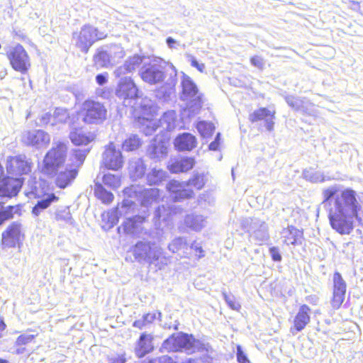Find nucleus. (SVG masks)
<instances>
[{
    "mask_svg": "<svg viewBox=\"0 0 363 363\" xmlns=\"http://www.w3.org/2000/svg\"><path fill=\"white\" fill-rule=\"evenodd\" d=\"M323 203L328 206V218L333 230L340 235H350L354 229V220L358 218L361 205L357 193L351 189H341L330 186L323 190Z\"/></svg>",
    "mask_w": 363,
    "mask_h": 363,
    "instance_id": "f257e3e1",
    "label": "nucleus"
},
{
    "mask_svg": "<svg viewBox=\"0 0 363 363\" xmlns=\"http://www.w3.org/2000/svg\"><path fill=\"white\" fill-rule=\"evenodd\" d=\"M67 144L60 141L53 142L52 148L46 153L40 167V172L52 178L62 169L67 157Z\"/></svg>",
    "mask_w": 363,
    "mask_h": 363,
    "instance_id": "f03ea898",
    "label": "nucleus"
},
{
    "mask_svg": "<svg viewBox=\"0 0 363 363\" xmlns=\"http://www.w3.org/2000/svg\"><path fill=\"white\" fill-rule=\"evenodd\" d=\"M162 349L167 352L184 351L187 354L202 351L205 345L192 335L177 333L167 339L162 344Z\"/></svg>",
    "mask_w": 363,
    "mask_h": 363,
    "instance_id": "7ed1b4c3",
    "label": "nucleus"
},
{
    "mask_svg": "<svg viewBox=\"0 0 363 363\" xmlns=\"http://www.w3.org/2000/svg\"><path fill=\"white\" fill-rule=\"evenodd\" d=\"M107 34L90 26H84L79 33L73 34V40L76 47L82 52H87L90 47L97 40L106 38Z\"/></svg>",
    "mask_w": 363,
    "mask_h": 363,
    "instance_id": "20e7f679",
    "label": "nucleus"
},
{
    "mask_svg": "<svg viewBox=\"0 0 363 363\" xmlns=\"http://www.w3.org/2000/svg\"><path fill=\"white\" fill-rule=\"evenodd\" d=\"M83 121L87 124H100L106 119L107 110L104 105L94 100H86L82 106Z\"/></svg>",
    "mask_w": 363,
    "mask_h": 363,
    "instance_id": "39448f33",
    "label": "nucleus"
},
{
    "mask_svg": "<svg viewBox=\"0 0 363 363\" xmlns=\"http://www.w3.org/2000/svg\"><path fill=\"white\" fill-rule=\"evenodd\" d=\"M131 251L138 262L145 261L151 264L159 260L162 255L160 247L147 241H138Z\"/></svg>",
    "mask_w": 363,
    "mask_h": 363,
    "instance_id": "423d86ee",
    "label": "nucleus"
},
{
    "mask_svg": "<svg viewBox=\"0 0 363 363\" xmlns=\"http://www.w3.org/2000/svg\"><path fill=\"white\" fill-rule=\"evenodd\" d=\"M182 92L181 99L189 104L191 108L194 110L199 109L202 105L201 94L192 79L183 73L182 77Z\"/></svg>",
    "mask_w": 363,
    "mask_h": 363,
    "instance_id": "0eeeda50",
    "label": "nucleus"
},
{
    "mask_svg": "<svg viewBox=\"0 0 363 363\" xmlns=\"http://www.w3.org/2000/svg\"><path fill=\"white\" fill-rule=\"evenodd\" d=\"M7 57L12 68L21 74H26L31 66L28 52L20 44L12 47L8 52Z\"/></svg>",
    "mask_w": 363,
    "mask_h": 363,
    "instance_id": "6e6552de",
    "label": "nucleus"
},
{
    "mask_svg": "<svg viewBox=\"0 0 363 363\" xmlns=\"http://www.w3.org/2000/svg\"><path fill=\"white\" fill-rule=\"evenodd\" d=\"M141 79L149 84H157L164 81L166 76L161 65L157 64V60L149 63L144 62L140 69Z\"/></svg>",
    "mask_w": 363,
    "mask_h": 363,
    "instance_id": "1a4fd4ad",
    "label": "nucleus"
},
{
    "mask_svg": "<svg viewBox=\"0 0 363 363\" xmlns=\"http://www.w3.org/2000/svg\"><path fill=\"white\" fill-rule=\"evenodd\" d=\"M133 192L141 205L148 207L159 201L160 198V190L157 188L142 189L140 186H132L130 189H125V193Z\"/></svg>",
    "mask_w": 363,
    "mask_h": 363,
    "instance_id": "9d476101",
    "label": "nucleus"
},
{
    "mask_svg": "<svg viewBox=\"0 0 363 363\" xmlns=\"http://www.w3.org/2000/svg\"><path fill=\"white\" fill-rule=\"evenodd\" d=\"M102 162L106 168L112 170H118L123 167L122 153L113 143L106 146L102 156Z\"/></svg>",
    "mask_w": 363,
    "mask_h": 363,
    "instance_id": "9b49d317",
    "label": "nucleus"
},
{
    "mask_svg": "<svg viewBox=\"0 0 363 363\" xmlns=\"http://www.w3.org/2000/svg\"><path fill=\"white\" fill-rule=\"evenodd\" d=\"M22 185L21 179L10 177L0 178V198L11 199L17 196Z\"/></svg>",
    "mask_w": 363,
    "mask_h": 363,
    "instance_id": "f8f14e48",
    "label": "nucleus"
},
{
    "mask_svg": "<svg viewBox=\"0 0 363 363\" xmlns=\"http://www.w3.org/2000/svg\"><path fill=\"white\" fill-rule=\"evenodd\" d=\"M138 88L130 77L121 78L116 89V95L121 99H134L138 96Z\"/></svg>",
    "mask_w": 363,
    "mask_h": 363,
    "instance_id": "ddd939ff",
    "label": "nucleus"
},
{
    "mask_svg": "<svg viewBox=\"0 0 363 363\" xmlns=\"http://www.w3.org/2000/svg\"><path fill=\"white\" fill-rule=\"evenodd\" d=\"M31 162H28L25 156L10 157L6 161L7 172L11 174H28L31 171Z\"/></svg>",
    "mask_w": 363,
    "mask_h": 363,
    "instance_id": "4468645a",
    "label": "nucleus"
},
{
    "mask_svg": "<svg viewBox=\"0 0 363 363\" xmlns=\"http://www.w3.org/2000/svg\"><path fill=\"white\" fill-rule=\"evenodd\" d=\"M22 141L27 145L40 148L47 146L50 141L48 133L41 130H33L25 133Z\"/></svg>",
    "mask_w": 363,
    "mask_h": 363,
    "instance_id": "2eb2a0df",
    "label": "nucleus"
},
{
    "mask_svg": "<svg viewBox=\"0 0 363 363\" xmlns=\"http://www.w3.org/2000/svg\"><path fill=\"white\" fill-rule=\"evenodd\" d=\"M167 189L174 201H180L183 199L192 197L194 192L188 188L187 182H180L172 180L167 184Z\"/></svg>",
    "mask_w": 363,
    "mask_h": 363,
    "instance_id": "dca6fc26",
    "label": "nucleus"
},
{
    "mask_svg": "<svg viewBox=\"0 0 363 363\" xmlns=\"http://www.w3.org/2000/svg\"><path fill=\"white\" fill-rule=\"evenodd\" d=\"M347 285L341 274L335 272L333 275V296L331 301L333 307L339 308L345 300Z\"/></svg>",
    "mask_w": 363,
    "mask_h": 363,
    "instance_id": "f3484780",
    "label": "nucleus"
},
{
    "mask_svg": "<svg viewBox=\"0 0 363 363\" xmlns=\"http://www.w3.org/2000/svg\"><path fill=\"white\" fill-rule=\"evenodd\" d=\"M21 237V224L13 222L2 233V245L6 247H14L19 245Z\"/></svg>",
    "mask_w": 363,
    "mask_h": 363,
    "instance_id": "a211bd4d",
    "label": "nucleus"
},
{
    "mask_svg": "<svg viewBox=\"0 0 363 363\" xmlns=\"http://www.w3.org/2000/svg\"><path fill=\"white\" fill-rule=\"evenodd\" d=\"M172 72L169 77L164 81V83L156 91V96L158 99L167 101L171 98L175 93V86L177 84V70L175 67L170 65Z\"/></svg>",
    "mask_w": 363,
    "mask_h": 363,
    "instance_id": "6ab92c4d",
    "label": "nucleus"
},
{
    "mask_svg": "<svg viewBox=\"0 0 363 363\" xmlns=\"http://www.w3.org/2000/svg\"><path fill=\"white\" fill-rule=\"evenodd\" d=\"M168 139H161L157 136L151 143L147 149L148 156L156 161L166 157L168 154Z\"/></svg>",
    "mask_w": 363,
    "mask_h": 363,
    "instance_id": "aec40b11",
    "label": "nucleus"
},
{
    "mask_svg": "<svg viewBox=\"0 0 363 363\" xmlns=\"http://www.w3.org/2000/svg\"><path fill=\"white\" fill-rule=\"evenodd\" d=\"M248 231L250 238L257 242H265L269 238L266 223L258 219L252 220Z\"/></svg>",
    "mask_w": 363,
    "mask_h": 363,
    "instance_id": "412c9836",
    "label": "nucleus"
},
{
    "mask_svg": "<svg viewBox=\"0 0 363 363\" xmlns=\"http://www.w3.org/2000/svg\"><path fill=\"white\" fill-rule=\"evenodd\" d=\"M144 220L145 218L140 216L128 218L118 228V230L120 231L122 229L125 233L140 236L143 230L141 225Z\"/></svg>",
    "mask_w": 363,
    "mask_h": 363,
    "instance_id": "4be33fe9",
    "label": "nucleus"
},
{
    "mask_svg": "<svg viewBox=\"0 0 363 363\" xmlns=\"http://www.w3.org/2000/svg\"><path fill=\"white\" fill-rule=\"evenodd\" d=\"M77 172V169L74 167H67L65 170L60 169L55 176L56 185L61 189L65 188L74 181Z\"/></svg>",
    "mask_w": 363,
    "mask_h": 363,
    "instance_id": "5701e85b",
    "label": "nucleus"
},
{
    "mask_svg": "<svg viewBox=\"0 0 363 363\" xmlns=\"http://www.w3.org/2000/svg\"><path fill=\"white\" fill-rule=\"evenodd\" d=\"M310 311L311 308L307 305H302L299 308L298 312L294 320V328L291 329L293 333H294V330H296V332L301 331L310 322Z\"/></svg>",
    "mask_w": 363,
    "mask_h": 363,
    "instance_id": "b1692460",
    "label": "nucleus"
},
{
    "mask_svg": "<svg viewBox=\"0 0 363 363\" xmlns=\"http://www.w3.org/2000/svg\"><path fill=\"white\" fill-rule=\"evenodd\" d=\"M196 144L195 136L188 133L178 135L174 140V146L179 151H190L196 146Z\"/></svg>",
    "mask_w": 363,
    "mask_h": 363,
    "instance_id": "393cba45",
    "label": "nucleus"
},
{
    "mask_svg": "<svg viewBox=\"0 0 363 363\" xmlns=\"http://www.w3.org/2000/svg\"><path fill=\"white\" fill-rule=\"evenodd\" d=\"M160 132L172 131L179 125L177 113L174 111L165 112L158 121Z\"/></svg>",
    "mask_w": 363,
    "mask_h": 363,
    "instance_id": "a878e982",
    "label": "nucleus"
},
{
    "mask_svg": "<svg viewBox=\"0 0 363 363\" xmlns=\"http://www.w3.org/2000/svg\"><path fill=\"white\" fill-rule=\"evenodd\" d=\"M195 165V160L193 157H184L174 160L169 165V169L172 173L188 172Z\"/></svg>",
    "mask_w": 363,
    "mask_h": 363,
    "instance_id": "bb28decb",
    "label": "nucleus"
},
{
    "mask_svg": "<svg viewBox=\"0 0 363 363\" xmlns=\"http://www.w3.org/2000/svg\"><path fill=\"white\" fill-rule=\"evenodd\" d=\"M128 174L133 180L142 178L146 171V165L141 158H132L128 162Z\"/></svg>",
    "mask_w": 363,
    "mask_h": 363,
    "instance_id": "cd10ccee",
    "label": "nucleus"
},
{
    "mask_svg": "<svg viewBox=\"0 0 363 363\" xmlns=\"http://www.w3.org/2000/svg\"><path fill=\"white\" fill-rule=\"evenodd\" d=\"M283 242L287 245H297L301 243V240L303 236L302 231L294 228V226H289L284 228L281 233Z\"/></svg>",
    "mask_w": 363,
    "mask_h": 363,
    "instance_id": "c85d7f7f",
    "label": "nucleus"
},
{
    "mask_svg": "<svg viewBox=\"0 0 363 363\" xmlns=\"http://www.w3.org/2000/svg\"><path fill=\"white\" fill-rule=\"evenodd\" d=\"M69 138L74 145H88L95 138L94 135L91 132H84L82 130H75L69 134Z\"/></svg>",
    "mask_w": 363,
    "mask_h": 363,
    "instance_id": "c756f323",
    "label": "nucleus"
},
{
    "mask_svg": "<svg viewBox=\"0 0 363 363\" xmlns=\"http://www.w3.org/2000/svg\"><path fill=\"white\" fill-rule=\"evenodd\" d=\"M152 337L150 335H141L135 347V354L138 357H143L153 349Z\"/></svg>",
    "mask_w": 363,
    "mask_h": 363,
    "instance_id": "7c9ffc66",
    "label": "nucleus"
},
{
    "mask_svg": "<svg viewBox=\"0 0 363 363\" xmlns=\"http://www.w3.org/2000/svg\"><path fill=\"white\" fill-rule=\"evenodd\" d=\"M132 202L129 200H125L123 202L121 207H118L116 209L111 211L107 212L106 214H103L104 218L107 217L108 222L110 223V226L112 227L116 224L118 221L119 216H121L123 213H126L127 208L130 207Z\"/></svg>",
    "mask_w": 363,
    "mask_h": 363,
    "instance_id": "2f4dec72",
    "label": "nucleus"
},
{
    "mask_svg": "<svg viewBox=\"0 0 363 363\" xmlns=\"http://www.w3.org/2000/svg\"><path fill=\"white\" fill-rule=\"evenodd\" d=\"M93 61L97 68H108L114 64L110 55L102 48L97 49L93 57Z\"/></svg>",
    "mask_w": 363,
    "mask_h": 363,
    "instance_id": "473e14b6",
    "label": "nucleus"
},
{
    "mask_svg": "<svg viewBox=\"0 0 363 363\" xmlns=\"http://www.w3.org/2000/svg\"><path fill=\"white\" fill-rule=\"evenodd\" d=\"M57 200L58 198L52 193L45 194L33 208L32 213L35 216H38L43 210L48 208L52 202L57 201Z\"/></svg>",
    "mask_w": 363,
    "mask_h": 363,
    "instance_id": "72a5a7b5",
    "label": "nucleus"
},
{
    "mask_svg": "<svg viewBox=\"0 0 363 363\" xmlns=\"http://www.w3.org/2000/svg\"><path fill=\"white\" fill-rule=\"evenodd\" d=\"M168 249L173 253L182 250L181 257H189L188 244L184 238L179 237L174 238L168 245Z\"/></svg>",
    "mask_w": 363,
    "mask_h": 363,
    "instance_id": "f704fd0d",
    "label": "nucleus"
},
{
    "mask_svg": "<svg viewBox=\"0 0 363 363\" xmlns=\"http://www.w3.org/2000/svg\"><path fill=\"white\" fill-rule=\"evenodd\" d=\"M167 177V172L157 168L151 169L146 175L147 182L149 185H157L164 181Z\"/></svg>",
    "mask_w": 363,
    "mask_h": 363,
    "instance_id": "c9c22d12",
    "label": "nucleus"
},
{
    "mask_svg": "<svg viewBox=\"0 0 363 363\" xmlns=\"http://www.w3.org/2000/svg\"><path fill=\"white\" fill-rule=\"evenodd\" d=\"M186 225L194 230H201L206 223L203 216L200 215H188L184 220Z\"/></svg>",
    "mask_w": 363,
    "mask_h": 363,
    "instance_id": "e433bc0d",
    "label": "nucleus"
},
{
    "mask_svg": "<svg viewBox=\"0 0 363 363\" xmlns=\"http://www.w3.org/2000/svg\"><path fill=\"white\" fill-rule=\"evenodd\" d=\"M94 194L104 203H110L114 198L112 193L107 191L101 184L98 183L95 184Z\"/></svg>",
    "mask_w": 363,
    "mask_h": 363,
    "instance_id": "4c0bfd02",
    "label": "nucleus"
},
{
    "mask_svg": "<svg viewBox=\"0 0 363 363\" xmlns=\"http://www.w3.org/2000/svg\"><path fill=\"white\" fill-rule=\"evenodd\" d=\"M274 114L275 111H270L266 108H262L251 113L249 116V119L251 122H255L262 119L266 120L268 117H274Z\"/></svg>",
    "mask_w": 363,
    "mask_h": 363,
    "instance_id": "58836bf2",
    "label": "nucleus"
},
{
    "mask_svg": "<svg viewBox=\"0 0 363 363\" xmlns=\"http://www.w3.org/2000/svg\"><path fill=\"white\" fill-rule=\"evenodd\" d=\"M89 152V148H84L82 150L78 149L73 150L71 157L72 158L73 157L72 166L74 167V168L79 167L83 164Z\"/></svg>",
    "mask_w": 363,
    "mask_h": 363,
    "instance_id": "ea45409f",
    "label": "nucleus"
},
{
    "mask_svg": "<svg viewBox=\"0 0 363 363\" xmlns=\"http://www.w3.org/2000/svg\"><path fill=\"white\" fill-rule=\"evenodd\" d=\"M285 99L288 105L296 111H304L308 104V101L298 97L288 96Z\"/></svg>",
    "mask_w": 363,
    "mask_h": 363,
    "instance_id": "a19ab883",
    "label": "nucleus"
},
{
    "mask_svg": "<svg viewBox=\"0 0 363 363\" xmlns=\"http://www.w3.org/2000/svg\"><path fill=\"white\" fill-rule=\"evenodd\" d=\"M196 128L203 138L211 136L215 130V126L212 123L200 121L197 123Z\"/></svg>",
    "mask_w": 363,
    "mask_h": 363,
    "instance_id": "79ce46f5",
    "label": "nucleus"
},
{
    "mask_svg": "<svg viewBox=\"0 0 363 363\" xmlns=\"http://www.w3.org/2000/svg\"><path fill=\"white\" fill-rule=\"evenodd\" d=\"M69 117V115L66 109L57 108L52 114L53 121L52 122V125L65 123Z\"/></svg>",
    "mask_w": 363,
    "mask_h": 363,
    "instance_id": "37998d69",
    "label": "nucleus"
},
{
    "mask_svg": "<svg viewBox=\"0 0 363 363\" xmlns=\"http://www.w3.org/2000/svg\"><path fill=\"white\" fill-rule=\"evenodd\" d=\"M146 58L140 57V55H135L131 57H129L125 60L124 64L129 70L132 72H134L142 63L146 62L145 60Z\"/></svg>",
    "mask_w": 363,
    "mask_h": 363,
    "instance_id": "c03bdc74",
    "label": "nucleus"
},
{
    "mask_svg": "<svg viewBox=\"0 0 363 363\" xmlns=\"http://www.w3.org/2000/svg\"><path fill=\"white\" fill-rule=\"evenodd\" d=\"M103 182L106 186L116 189L121 186V178L115 174H106L103 177Z\"/></svg>",
    "mask_w": 363,
    "mask_h": 363,
    "instance_id": "a18cd8bd",
    "label": "nucleus"
},
{
    "mask_svg": "<svg viewBox=\"0 0 363 363\" xmlns=\"http://www.w3.org/2000/svg\"><path fill=\"white\" fill-rule=\"evenodd\" d=\"M305 179L311 182H322L325 181V177L321 172L307 169L303 172Z\"/></svg>",
    "mask_w": 363,
    "mask_h": 363,
    "instance_id": "49530a36",
    "label": "nucleus"
},
{
    "mask_svg": "<svg viewBox=\"0 0 363 363\" xmlns=\"http://www.w3.org/2000/svg\"><path fill=\"white\" fill-rule=\"evenodd\" d=\"M143 131L146 135H152L157 129H160L159 124L155 120L143 118Z\"/></svg>",
    "mask_w": 363,
    "mask_h": 363,
    "instance_id": "de8ad7c7",
    "label": "nucleus"
},
{
    "mask_svg": "<svg viewBox=\"0 0 363 363\" xmlns=\"http://www.w3.org/2000/svg\"><path fill=\"white\" fill-rule=\"evenodd\" d=\"M140 140L137 135H131L123 143V148L125 151H133L139 147Z\"/></svg>",
    "mask_w": 363,
    "mask_h": 363,
    "instance_id": "09e8293b",
    "label": "nucleus"
},
{
    "mask_svg": "<svg viewBox=\"0 0 363 363\" xmlns=\"http://www.w3.org/2000/svg\"><path fill=\"white\" fill-rule=\"evenodd\" d=\"M55 218L57 220L64 221L68 224H73L74 220L72 217L69 208H65L56 212Z\"/></svg>",
    "mask_w": 363,
    "mask_h": 363,
    "instance_id": "8fccbe9b",
    "label": "nucleus"
},
{
    "mask_svg": "<svg viewBox=\"0 0 363 363\" xmlns=\"http://www.w3.org/2000/svg\"><path fill=\"white\" fill-rule=\"evenodd\" d=\"M170 211L168 208H166L164 206H159L155 211L154 219L155 225H157V222H159L160 220H167Z\"/></svg>",
    "mask_w": 363,
    "mask_h": 363,
    "instance_id": "3c124183",
    "label": "nucleus"
},
{
    "mask_svg": "<svg viewBox=\"0 0 363 363\" xmlns=\"http://www.w3.org/2000/svg\"><path fill=\"white\" fill-rule=\"evenodd\" d=\"M16 208L15 206H9L4 208L0 202V225L3 223L13 217V211Z\"/></svg>",
    "mask_w": 363,
    "mask_h": 363,
    "instance_id": "603ef678",
    "label": "nucleus"
},
{
    "mask_svg": "<svg viewBox=\"0 0 363 363\" xmlns=\"http://www.w3.org/2000/svg\"><path fill=\"white\" fill-rule=\"evenodd\" d=\"M188 186H193L197 189H201L206 184V179L203 174H196L187 182Z\"/></svg>",
    "mask_w": 363,
    "mask_h": 363,
    "instance_id": "864d4df0",
    "label": "nucleus"
},
{
    "mask_svg": "<svg viewBox=\"0 0 363 363\" xmlns=\"http://www.w3.org/2000/svg\"><path fill=\"white\" fill-rule=\"evenodd\" d=\"M140 101L138 103L140 105V108L141 111L143 112L144 115H148L152 113V109L153 108V102L152 101L147 98H142L140 99Z\"/></svg>",
    "mask_w": 363,
    "mask_h": 363,
    "instance_id": "5fc2aeb1",
    "label": "nucleus"
},
{
    "mask_svg": "<svg viewBox=\"0 0 363 363\" xmlns=\"http://www.w3.org/2000/svg\"><path fill=\"white\" fill-rule=\"evenodd\" d=\"M111 58L115 62V59H121L125 55L123 48L118 45H113L111 47Z\"/></svg>",
    "mask_w": 363,
    "mask_h": 363,
    "instance_id": "6e6d98bb",
    "label": "nucleus"
},
{
    "mask_svg": "<svg viewBox=\"0 0 363 363\" xmlns=\"http://www.w3.org/2000/svg\"><path fill=\"white\" fill-rule=\"evenodd\" d=\"M34 335H30V334H22L19 335L15 342V345L16 346H21V345H26L29 342H31L33 339L35 338Z\"/></svg>",
    "mask_w": 363,
    "mask_h": 363,
    "instance_id": "4d7b16f0",
    "label": "nucleus"
},
{
    "mask_svg": "<svg viewBox=\"0 0 363 363\" xmlns=\"http://www.w3.org/2000/svg\"><path fill=\"white\" fill-rule=\"evenodd\" d=\"M223 298L228 305V306L233 310L238 311L240 308V305L235 301L233 296L228 295L226 293H223Z\"/></svg>",
    "mask_w": 363,
    "mask_h": 363,
    "instance_id": "13d9d810",
    "label": "nucleus"
},
{
    "mask_svg": "<svg viewBox=\"0 0 363 363\" xmlns=\"http://www.w3.org/2000/svg\"><path fill=\"white\" fill-rule=\"evenodd\" d=\"M129 73H132V72L128 69L125 64H123L118 67L114 70L113 75L117 78H120L121 79V78H124L125 77H126L125 75Z\"/></svg>",
    "mask_w": 363,
    "mask_h": 363,
    "instance_id": "bf43d9fd",
    "label": "nucleus"
},
{
    "mask_svg": "<svg viewBox=\"0 0 363 363\" xmlns=\"http://www.w3.org/2000/svg\"><path fill=\"white\" fill-rule=\"evenodd\" d=\"M187 58L189 62H190L191 65L195 68H196L200 72H203L206 68V66L203 63H199L196 59L191 55H188Z\"/></svg>",
    "mask_w": 363,
    "mask_h": 363,
    "instance_id": "052dcab7",
    "label": "nucleus"
},
{
    "mask_svg": "<svg viewBox=\"0 0 363 363\" xmlns=\"http://www.w3.org/2000/svg\"><path fill=\"white\" fill-rule=\"evenodd\" d=\"M237 360L239 363H250L240 345L237 346Z\"/></svg>",
    "mask_w": 363,
    "mask_h": 363,
    "instance_id": "680f3d73",
    "label": "nucleus"
},
{
    "mask_svg": "<svg viewBox=\"0 0 363 363\" xmlns=\"http://www.w3.org/2000/svg\"><path fill=\"white\" fill-rule=\"evenodd\" d=\"M157 316H158V318H160L161 316V313L155 311V312L148 313L144 315L143 316V318H144L146 323L147 325H149V324L152 323L157 318Z\"/></svg>",
    "mask_w": 363,
    "mask_h": 363,
    "instance_id": "e2e57ef3",
    "label": "nucleus"
},
{
    "mask_svg": "<svg viewBox=\"0 0 363 363\" xmlns=\"http://www.w3.org/2000/svg\"><path fill=\"white\" fill-rule=\"evenodd\" d=\"M190 247L195 252V255L198 258L204 257V252L202 249V247L196 241L191 243Z\"/></svg>",
    "mask_w": 363,
    "mask_h": 363,
    "instance_id": "0e129e2a",
    "label": "nucleus"
},
{
    "mask_svg": "<svg viewBox=\"0 0 363 363\" xmlns=\"http://www.w3.org/2000/svg\"><path fill=\"white\" fill-rule=\"evenodd\" d=\"M108 77V74L107 72L97 74L96 77V82L99 85L102 86L107 83Z\"/></svg>",
    "mask_w": 363,
    "mask_h": 363,
    "instance_id": "69168bd1",
    "label": "nucleus"
},
{
    "mask_svg": "<svg viewBox=\"0 0 363 363\" xmlns=\"http://www.w3.org/2000/svg\"><path fill=\"white\" fill-rule=\"evenodd\" d=\"M250 62L253 66L259 69L262 68L264 66L263 59L259 56H254L251 57Z\"/></svg>",
    "mask_w": 363,
    "mask_h": 363,
    "instance_id": "338daca9",
    "label": "nucleus"
},
{
    "mask_svg": "<svg viewBox=\"0 0 363 363\" xmlns=\"http://www.w3.org/2000/svg\"><path fill=\"white\" fill-rule=\"evenodd\" d=\"M151 363H175L174 361L168 356H162L158 359H154Z\"/></svg>",
    "mask_w": 363,
    "mask_h": 363,
    "instance_id": "774afa93",
    "label": "nucleus"
}]
</instances>
